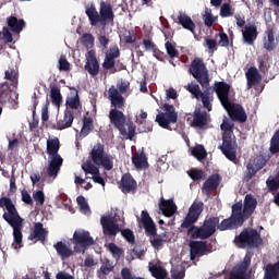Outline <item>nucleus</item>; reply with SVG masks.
I'll return each mask as SVG.
<instances>
[{
	"label": "nucleus",
	"instance_id": "obj_17",
	"mask_svg": "<svg viewBox=\"0 0 279 279\" xmlns=\"http://www.w3.org/2000/svg\"><path fill=\"white\" fill-rule=\"evenodd\" d=\"M74 122V112L72 110L65 109L63 117H56V124L51 126L54 131H64L71 129Z\"/></svg>",
	"mask_w": 279,
	"mask_h": 279
},
{
	"label": "nucleus",
	"instance_id": "obj_13",
	"mask_svg": "<svg viewBox=\"0 0 279 279\" xmlns=\"http://www.w3.org/2000/svg\"><path fill=\"white\" fill-rule=\"evenodd\" d=\"M72 243H73V250L76 254H85L86 250L88 247H92V245H95V240L90 235L89 231L81 230V231H75L73 233L72 238Z\"/></svg>",
	"mask_w": 279,
	"mask_h": 279
},
{
	"label": "nucleus",
	"instance_id": "obj_48",
	"mask_svg": "<svg viewBox=\"0 0 279 279\" xmlns=\"http://www.w3.org/2000/svg\"><path fill=\"white\" fill-rule=\"evenodd\" d=\"M187 92L191 93L194 98H196L197 100H199V96L202 95V90L198 84H196L195 82H192L187 85Z\"/></svg>",
	"mask_w": 279,
	"mask_h": 279
},
{
	"label": "nucleus",
	"instance_id": "obj_8",
	"mask_svg": "<svg viewBox=\"0 0 279 279\" xmlns=\"http://www.w3.org/2000/svg\"><path fill=\"white\" fill-rule=\"evenodd\" d=\"M233 243L239 250H257L264 241L256 229L245 228L239 235H235Z\"/></svg>",
	"mask_w": 279,
	"mask_h": 279
},
{
	"label": "nucleus",
	"instance_id": "obj_27",
	"mask_svg": "<svg viewBox=\"0 0 279 279\" xmlns=\"http://www.w3.org/2000/svg\"><path fill=\"white\" fill-rule=\"evenodd\" d=\"M221 177L218 173L211 174L203 184V193L210 195L211 191H216L221 182Z\"/></svg>",
	"mask_w": 279,
	"mask_h": 279
},
{
	"label": "nucleus",
	"instance_id": "obj_54",
	"mask_svg": "<svg viewBox=\"0 0 279 279\" xmlns=\"http://www.w3.org/2000/svg\"><path fill=\"white\" fill-rule=\"evenodd\" d=\"M234 123L230 122L228 119H225L221 124V131L225 132V134L230 133L233 134Z\"/></svg>",
	"mask_w": 279,
	"mask_h": 279
},
{
	"label": "nucleus",
	"instance_id": "obj_16",
	"mask_svg": "<svg viewBox=\"0 0 279 279\" xmlns=\"http://www.w3.org/2000/svg\"><path fill=\"white\" fill-rule=\"evenodd\" d=\"M230 89L231 85L227 82H215L214 88L210 89V92L216 93L219 101L221 102V106L229 105L231 102L230 100Z\"/></svg>",
	"mask_w": 279,
	"mask_h": 279
},
{
	"label": "nucleus",
	"instance_id": "obj_51",
	"mask_svg": "<svg viewBox=\"0 0 279 279\" xmlns=\"http://www.w3.org/2000/svg\"><path fill=\"white\" fill-rule=\"evenodd\" d=\"M267 186H268L269 191H271V192L278 191V189H279V171L276 177L269 178L267 180Z\"/></svg>",
	"mask_w": 279,
	"mask_h": 279
},
{
	"label": "nucleus",
	"instance_id": "obj_64",
	"mask_svg": "<svg viewBox=\"0 0 279 279\" xmlns=\"http://www.w3.org/2000/svg\"><path fill=\"white\" fill-rule=\"evenodd\" d=\"M171 276L173 279H183L185 277V270L173 269Z\"/></svg>",
	"mask_w": 279,
	"mask_h": 279
},
{
	"label": "nucleus",
	"instance_id": "obj_22",
	"mask_svg": "<svg viewBox=\"0 0 279 279\" xmlns=\"http://www.w3.org/2000/svg\"><path fill=\"white\" fill-rule=\"evenodd\" d=\"M109 100H111L112 110H123L125 107L123 95L114 86L109 87Z\"/></svg>",
	"mask_w": 279,
	"mask_h": 279
},
{
	"label": "nucleus",
	"instance_id": "obj_57",
	"mask_svg": "<svg viewBox=\"0 0 279 279\" xmlns=\"http://www.w3.org/2000/svg\"><path fill=\"white\" fill-rule=\"evenodd\" d=\"M120 49L118 46H113L111 48H109V52H107V54H105L106 57L110 58V59H118L120 58Z\"/></svg>",
	"mask_w": 279,
	"mask_h": 279
},
{
	"label": "nucleus",
	"instance_id": "obj_46",
	"mask_svg": "<svg viewBox=\"0 0 279 279\" xmlns=\"http://www.w3.org/2000/svg\"><path fill=\"white\" fill-rule=\"evenodd\" d=\"M258 171L259 170L252 163V161H250L246 166V172L244 174L245 182H250V180H252V178H254Z\"/></svg>",
	"mask_w": 279,
	"mask_h": 279
},
{
	"label": "nucleus",
	"instance_id": "obj_36",
	"mask_svg": "<svg viewBox=\"0 0 279 279\" xmlns=\"http://www.w3.org/2000/svg\"><path fill=\"white\" fill-rule=\"evenodd\" d=\"M265 279H279V260L266 266Z\"/></svg>",
	"mask_w": 279,
	"mask_h": 279
},
{
	"label": "nucleus",
	"instance_id": "obj_60",
	"mask_svg": "<svg viewBox=\"0 0 279 279\" xmlns=\"http://www.w3.org/2000/svg\"><path fill=\"white\" fill-rule=\"evenodd\" d=\"M218 36L220 37L219 46L222 47V48L229 47L230 40H229L228 35L225 32H220L218 34Z\"/></svg>",
	"mask_w": 279,
	"mask_h": 279
},
{
	"label": "nucleus",
	"instance_id": "obj_50",
	"mask_svg": "<svg viewBox=\"0 0 279 279\" xmlns=\"http://www.w3.org/2000/svg\"><path fill=\"white\" fill-rule=\"evenodd\" d=\"M118 87V93L121 95H126V97H129V90H130V82L129 81H123L120 80V82H118L117 84Z\"/></svg>",
	"mask_w": 279,
	"mask_h": 279
},
{
	"label": "nucleus",
	"instance_id": "obj_26",
	"mask_svg": "<svg viewBox=\"0 0 279 279\" xmlns=\"http://www.w3.org/2000/svg\"><path fill=\"white\" fill-rule=\"evenodd\" d=\"M52 247L56 250L57 255H59L62 260L73 256L75 252V250H72L70 245L62 241L54 243Z\"/></svg>",
	"mask_w": 279,
	"mask_h": 279
},
{
	"label": "nucleus",
	"instance_id": "obj_59",
	"mask_svg": "<svg viewBox=\"0 0 279 279\" xmlns=\"http://www.w3.org/2000/svg\"><path fill=\"white\" fill-rule=\"evenodd\" d=\"M58 63H59V71L60 72L70 71V62L66 60V58L61 57L59 59Z\"/></svg>",
	"mask_w": 279,
	"mask_h": 279
},
{
	"label": "nucleus",
	"instance_id": "obj_61",
	"mask_svg": "<svg viewBox=\"0 0 279 279\" xmlns=\"http://www.w3.org/2000/svg\"><path fill=\"white\" fill-rule=\"evenodd\" d=\"M76 204L81 207V210H89L88 203L83 195L76 197Z\"/></svg>",
	"mask_w": 279,
	"mask_h": 279
},
{
	"label": "nucleus",
	"instance_id": "obj_10",
	"mask_svg": "<svg viewBox=\"0 0 279 279\" xmlns=\"http://www.w3.org/2000/svg\"><path fill=\"white\" fill-rule=\"evenodd\" d=\"M89 157L95 166L102 167L106 171H112L114 167V158L112 155L105 153V146L101 143L94 145L92 153H89Z\"/></svg>",
	"mask_w": 279,
	"mask_h": 279
},
{
	"label": "nucleus",
	"instance_id": "obj_45",
	"mask_svg": "<svg viewBox=\"0 0 279 279\" xmlns=\"http://www.w3.org/2000/svg\"><path fill=\"white\" fill-rule=\"evenodd\" d=\"M269 150L271 155L279 154V129L276 131L272 138L270 140Z\"/></svg>",
	"mask_w": 279,
	"mask_h": 279
},
{
	"label": "nucleus",
	"instance_id": "obj_43",
	"mask_svg": "<svg viewBox=\"0 0 279 279\" xmlns=\"http://www.w3.org/2000/svg\"><path fill=\"white\" fill-rule=\"evenodd\" d=\"M203 20H204L205 26L210 28L217 21V16L213 15L210 8H206L205 13L203 14Z\"/></svg>",
	"mask_w": 279,
	"mask_h": 279
},
{
	"label": "nucleus",
	"instance_id": "obj_5",
	"mask_svg": "<svg viewBox=\"0 0 279 279\" xmlns=\"http://www.w3.org/2000/svg\"><path fill=\"white\" fill-rule=\"evenodd\" d=\"M109 122H111V125H113L116 130L120 131V135H122V137H126V140L132 141L135 136L136 125L133 121L126 120L123 111L118 109L109 110Z\"/></svg>",
	"mask_w": 279,
	"mask_h": 279
},
{
	"label": "nucleus",
	"instance_id": "obj_38",
	"mask_svg": "<svg viewBox=\"0 0 279 279\" xmlns=\"http://www.w3.org/2000/svg\"><path fill=\"white\" fill-rule=\"evenodd\" d=\"M94 122L92 118H83V129H81V137H87L94 131Z\"/></svg>",
	"mask_w": 279,
	"mask_h": 279
},
{
	"label": "nucleus",
	"instance_id": "obj_28",
	"mask_svg": "<svg viewBox=\"0 0 279 279\" xmlns=\"http://www.w3.org/2000/svg\"><path fill=\"white\" fill-rule=\"evenodd\" d=\"M174 23L181 25L184 29L194 34L196 25L185 12L180 11L178 17L174 20Z\"/></svg>",
	"mask_w": 279,
	"mask_h": 279
},
{
	"label": "nucleus",
	"instance_id": "obj_19",
	"mask_svg": "<svg viewBox=\"0 0 279 279\" xmlns=\"http://www.w3.org/2000/svg\"><path fill=\"white\" fill-rule=\"evenodd\" d=\"M209 121V114L202 108H196L193 114L192 128L198 130H207Z\"/></svg>",
	"mask_w": 279,
	"mask_h": 279
},
{
	"label": "nucleus",
	"instance_id": "obj_55",
	"mask_svg": "<svg viewBox=\"0 0 279 279\" xmlns=\"http://www.w3.org/2000/svg\"><path fill=\"white\" fill-rule=\"evenodd\" d=\"M190 178H192L194 180V182H198L199 180H203L204 178V171L203 170H191L189 172Z\"/></svg>",
	"mask_w": 279,
	"mask_h": 279
},
{
	"label": "nucleus",
	"instance_id": "obj_20",
	"mask_svg": "<svg viewBox=\"0 0 279 279\" xmlns=\"http://www.w3.org/2000/svg\"><path fill=\"white\" fill-rule=\"evenodd\" d=\"M85 58L87 60V62H85V70L92 77L97 76L99 74L100 65L96 57V51L94 49L87 51Z\"/></svg>",
	"mask_w": 279,
	"mask_h": 279
},
{
	"label": "nucleus",
	"instance_id": "obj_12",
	"mask_svg": "<svg viewBox=\"0 0 279 279\" xmlns=\"http://www.w3.org/2000/svg\"><path fill=\"white\" fill-rule=\"evenodd\" d=\"M222 141L223 143L219 149L229 161L238 166L240 160L236 158L238 144L234 133H223Z\"/></svg>",
	"mask_w": 279,
	"mask_h": 279
},
{
	"label": "nucleus",
	"instance_id": "obj_35",
	"mask_svg": "<svg viewBox=\"0 0 279 279\" xmlns=\"http://www.w3.org/2000/svg\"><path fill=\"white\" fill-rule=\"evenodd\" d=\"M131 161H133V166H135V169L137 170L146 169V167H148L147 157L144 150L133 154Z\"/></svg>",
	"mask_w": 279,
	"mask_h": 279
},
{
	"label": "nucleus",
	"instance_id": "obj_42",
	"mask_svg": "<svg viewBox=\"0 0 279 279\" xmlns=\"http://www.w3.org/2000/svg\"><path fill=\"white\" fill-rule=\"evenodd\" d=\"M258 68H259V71L266 75L269 71V68H270V63H269V57H268V53L262 56V57H258Z\"/></svg>",
	"mask_w": 279,
	"mask_h": 279
},
{
	"label": "nucleus",
	"instance_id": "obj_32",
	"mask_svg": "<svg viewBox=\"0 0 279 279\" xmlns=\"http://www.w3.org/2000/svg\"><path fill=\"white\" fill-rule=\"evenodd\" d=\"M49 98L53 107H56L58 110H60V107L63 101V97L61 94V89L57 85L50 86V92H49Z\"/></svg>",
	"mask_w": 279,
	"mask_h": 279
},
{
	"label": "nucleus",
	"instance_id": "obj_7",
	"mask_svg": "<svg viewBox=\"0 0 279 279\" xmlns=\"http://www.w3.org/2000/svg\"><path fill=\"white\" fill-rule=\"evenodd\" d=\"M100 226H102V234H105V236H109V239H112L117 236L118 232H120V234H122V236L126 240V243L135 245L136 240L134 232L131 229H120L118 222L114 220L113 217H100Z\"/></svg>",
	"mask_w": 279,
	"mask_h": 279
},
{
	"label": "nucleus",
	"instance_id": "obj_9",
	"mask_svg": "<svg viewBox=\"0 0 279 279\" xmlns=\"http://www.w3.org/2000/svg\"><path fill=\"white\" fill-rule=\"evenodd\" d=\"M141 221L142 226H144L146 236H150V245H153L155 250H162L165 243H169L170 239H163L161 238L162 235H158L156 223L147 210H142Z\"/></svg>",
	"mask_w": 279,
	"mask_h": 279
},
{
	"label": "nucleus",
	"instance_id": "obj_2",
	"mask_svg": "<svg viewBox=\"0 0 279 279\" xmlns=\"http://www.w3.org/2000/svg\"><path fill=\"white\" fill-rule=\"evenodd\" d=\"M0 208H5L7 213H3L2 219L13 229V243L11 247L13 250H21L24 247L22 233L23 219L10 197L3 196L0 198Z\"/></svg>",
	"mask_w": 279,
	"mask_h": 279
},
{
	"label": "nucleus",
	"instance_id": "obj_40",
	"mask_svg": "<svg viewBox=\"0 0 279 279\" xmlns=\"http://www.w3.org/2000/svg\"><path fill=\"white\" fill-rule=\"evenodd\" d=\"M192 156L196 158L198 161H203L207 158V151L203 145H196L192 149Z\"/></svg>",
	"mask_w": 279,
	"mask_h": 279
},
{
	"label": "nucleus",
	"instance_id": "obj_29",
	"mask_svg": "<svg viewBox=\"0 0 279 279\" xmlns=\"http://www.w3.org/2000/svg\"><path fill=\"white\" fill-rule=\"evenodd\" d=\"M48 236L47 229L44 228V225L41 222H36L34 225L33 231L28 234V241H34V239H37V241H46Z\"/></svg>",
	"mask_w": 279,
	"mask_h": 279
},
{
	"label": "nucleus",
	"instance_id": "obj_15",
	"mask_svg": "<svg viewBox=\"0 0 279 279\" xmlns=\"http://www.w3.org/2000/svg\"><path fill=\"white\" fill-rule=\"evenodd\" d=\"M223 108L227 110L233 122L243 124L247 121V114L242 105L229 101V104L225 105Z\"/></svg>",
	"mask_w": 279,
	"mask_h": 279
},
{
	"label": "nucleus",
	"instance_id": "obj_63",
	"mask_svg": "<svg viewBox=\"0 0 279 279\" xmlns=\"http://www.w3.org/2000/svg\"><path fill=\"white\" fill-rule=\"evenodd\" d=\"M109 252L118 257H120L122 254V250L114 243H109Z\"/></svg>",
	"mask_w": 279,
	"mask_h": 279
},
{
	"label": "nucleus",
	"instance_id": "obj_23",
	"mask_svg": "<svg viewBox=\"0 0 279 279\" xmlns=\"http://www.w3.org/2000/svg\"><path fill=\"white\" fill-rule=\"evenodd\" d=\"M279 44L278 38L275 36L272 28H268L264 34L263 47L267 52H272L277 49Z\"/></svg>",
	"mask_w": 279,
	"mask_h": 279
},
{
	"label": "nucleus",
	"instance_id": "obj_62",
	"mask_svg": "<svg viewBox=\"0 0 279 279\" xmlns=\"http://www.w3.org/2000/svg\"><path fill=\"white\" fill-rule=\"evenodd\" d=\"M112 269L113 266L111 265L110 260H105V263L100 266V272H102L105 276L109 275Z\"/></svg>",
	"mask_w": 279,
	"mask_h": 279
},
{
	"label": "nucleus",
	"instance_id": "obj_39",
	"mask_svg": "<svg viewBox=\"0 0 279 279\" xmlns=\"http://www.w3.org/2000/svg\"><path fill=\"white\" fill-rule=\"evenodd\" d=\"M148 271H150V275H153V277L156 279H166L168 276L167 269L158 265L148 267Z\"/></svg>",
	"mask_w": 279,
	"mask_h": 279
},
{
	"label": "nucleus",
	"instance_id": "obj_34",
	"mask_svg": "<svg viewBox=\"0 0 279 279\" xmlns=\"http://www.w3.org/2000/svg\"><path fill=\"white\" fill-rule=\"evenodd\" d=\"M246 78L248 88H252L262 82V75L255 66H251L248 69V71L246 72Z\"/></svg>",
	"mask_w": 279,
	"mask_h": 279
},
{
	"label": "nucleus",
	"instance_id": "obj_14",
	"mask_svg": "<svg viewBox=\"0 0 279 279\" xmlns=\"http://www.w3.org/2000/svg\"><path fill=\"white\" fill-rule=\"evenodd\" d=\"M163 111L165 112H159V114H157L155 122L159 124V128L170 130V124H175L179 116L175 111V107L170 104H163Z\"/></svg>",
	"mask_w": 279,
	"mask_h": 279
},
{
	"label": "nucleus",
	"instance_id": "obj_24",
	"mask_svg": "<svg viewBox=\"0 0 279 279\" xmlns=\"http://www.w3.org/2000/svg\"><path fill=\"white\" fill-rule=\"evenodd\" d=\"M120 190H122L124 194L136 192L137 182L131 173L122 174V180H120Z\"/></svg>",
	"mask_w": 279,
	"mask_h": 279
},
{
	"label": "nucleus",
	"instance_id": "obj_3",
	"mask_svg": "<svg viewBox=\"0 0 279 279\" xmlns=\"http://www.w3.org/2000/svg\"><path fill=\"white\" fill-rule=\"evenodd\" d=\"M85 14L89 17V24L92 26H100L106 27L107 25L114 24V12L112 10V5L108 2H100V14L98 13L95 4H92L85 9Z\"/></svg>",
	"mask_w": 279,
	"mask_h": 279
},
{
	"label": "nucleus",
	"instance_id": "obj_11",
	"mask_svg": "<svg viewBox=\"0 0 279 279\" xmlns=\"http://www.w3.org/2000/svg\"><path fill=\"white\" fill-rule=\"evenodd\" d=\"M189 72L203 88L209 87V71L203 58H195L190 65Z\"/></svg>",
	"mask_w": 279,
	"mask_h": 279
},
{
	"label": "nucleus",
	"instance_id": "obj_49",
	"mask_svg": "<svg viewBox=\"0 0 279 279\" xmlns=\"http://www.w3.org/2000/svg\"><path fill=\"white\" fill-rule=\"evenodd\" d=\"M166 53L171 60L179 58V50L170 41H166Z\"/></svg>",
	"mask_w": 279,
	"mask_h": 279
},
{
	"label": "nucleus",
	"instance_id": "obj_21",
	"mask_svg": "<svg viewBox=\"0 0 279 279\" xmlns=\"http://www.w3.org/2000/svg\"><path fill=\"white\" fill-rule=\"evenodd\" d=\"M251 257L246 255L244 257V260L234 270L230 272L228 279H246V272L251 265Z\"/></svg>",
	"mask_w": 279,
	"mask_h": 279
},
{
	"label": "nucleus",
	"instance_id": "obj_18",
	"mask_svg": "<svg viewBox=\"0 0 279 279\" xmlns=\"http://www.w3.org/2000/svg\"><path fill=\"white\" fill-rule=\"evenodd\" d=\"M191 259L195 260L197 257H202L207 254H211L206 241H192L190 242Z\"/></svg>",
	"mask_w": 279,
	"mask_h": 279
},
{
	"label": "nucleus",
	"instance_id": "obj_30",
	"mask_svg": "<svg viewBox=\"0 0 279 279\" xmlns=\"http://www.w3.org/2000/svg\"><path fill=\"white\" fill-rule=\"evenodd\" d=\"M159 210L163 213L165 217H172L178 210L177 205L173 203V199L166 201L165 198H161L159 201Z\"/></svg>",
	"mask_w": 279,
	"mask_h": 279
},
{
	"label": "nucleus",
	"instance_id": "obj_1",
	"mask_svg": "<svg viewBox=\"0 0 279 279\" xmlns=\"http://www.w3.org/2000/svg\"><path fill=\"white\" fill-rule=\"evenodd\" d=\"M257 208V199L253 195L247 194L244 199V205L242 202H238L232 205L231 217L223 219L220 222L219 217H210L206 219L203 226H194L196 223L204 210L203 202H194L189 209L184 221L181 225V228L187 230V235L191 239H201L206 241L214 236L215 232L220 230V232H226V230H238L252 217L253 213Z\"/></svg>",
	"mask_w": 279,
	"mask_h": 279
},
{
	"label": "nucleus",
	"instance_id": "obj_52",
	"mask_svg": "<svg viewBox=\"0 0 279 279\" xmlns=\"http://www.w3.org/2000/svg\"><path fill=\"white\" fill-rule=\"evenodd\" d=\"M33 199H34V202H36L37 206H44V204L46 202L45 193L41 190L34 192Z\"/></svg>",
	"mask_w": 279,
	"mask_h": 279
},
{
	"label": "nucleus",
	"instance_id": "obj_4",
	"mask_svg": "<svg viewBox=\"0 0 279 279\" xmlns=\"http://www.w3.org/2000/svg\"><path fill=\"white\" fill-rule=\"evenodd\" d=\"M61 144L58 137L49 138L46 142V154L49 156V163L46 170L48 178H58L63 166V158L59 154Z\"/></svg>",
	"mask_w": 279,
	"mask_h": 279
},
{
	"label": "nucleus",
	"instance_id": "obj_25",
	"mask_svg": "<svg viewBox=\"0 0 279 279\" xmlns=\"http://www.w3.org/2000/svg\"><path fill=\"white\" fill-rule=\"evenodd\" d=\"M243 41L250 46H253L258 37V31L255 23H251L244 26L242 31Z\"/></svg>",
	"mask_w": 279,
	"mask_h": 279
},
{
	"label": "nucleus",
	"instance_id": "obj_53",
	"mask_svg": "<svg viewBox=\"0 0 279 279\" xmlns=\"http://www.w3.org/2000/svg\"><path fill=\"white\" fill-rule=\"evenodd\" d=\"M206 47L209 50V53H215L218 50V43L216 39L206 38Z\"/></svg>",
	"mask_w": 279,
	"mask_h": 279
},
{
	"label": "nucleus",
	"instance_id": "obj_58",
	"mask_svg": "<svg viewBox=\"0 0 279 279\" xmlns=\"http://www.w3.org/2000/svg\"><path fill=\"white\" fill-rule=\"evenodd\" d=\"M124 43L129 45L136 43V33L133 29H129V33L124 35Z\"/></svg>",
	"mask_w": 279,
	"mask_h": 279
},
{
	"label": "nucleus",
	"instance_id": "obj_33",
	"mask_svg": "<svg viewBox=\"0 0 279 279\" xmlns=\"http://www.w3.org/2000/svg\"><path fill=\"white\" fill-rule=\"evenodd\" d=\"M199 100H202L204 109H206L208 112L213 111L214 94L211 92V87H206V89L199 96Z\"/></svg>",
	"mask_w": 279,
	"mask_h": 279
},
{
	"label": "nucleus",
	"instance_id": "obj_6",
	"mask_svg": "<svg viewBox=\"0 0 279 279\" xmlns=\"http://www.w3.org/2000/svg\"><path fill=\"white\" fill-rule=\"evenodd\" d=\"M4 82L0 84V104L12 102L14 99L12 98L15 96V99H19V94L12 88H16L19 85V71L14 68H9L4 72ZM12 87V88H11Z\"/></svg>",
	"mask_w": 279,
	"mask_h": 279
},
{
	"label": "nucleus",
	"instance_id": "obj_44",
	"mask_svg": "<svg viewBox=\"0 0 279 279\" xmlns=\"http://www.w3.org/2000/svg\"><path fill=\"white\" fill-rule=\"evenodd\" d=\"M81 168H83V171H85V173H89V175H98L99 173V168L92 163V161L89 160L85 161V163H83Z\"/></svg>",
	"mask_w": 279,
	"mask_h": 279
},
{
	"label": "nucleus",
	"instance_id": "obj_31",
	"mask_svg": "<svg viewBox=\"0 0 279 279\" xmlns=\"http://www.w3.org/2000/svg\"><path fill=\"white\" fill-rule=\"evenodd\" d=\"M9 29L14 34H20L26 26L24 20H19L16 16L11 15L7 19Z\"/></svg>",
	"mask_w": 279,
	"mask_h": 279
},
{
	"label": "nucleus",
	"instance_id": "obj_37",
	"mask_svg": "<svg viewBox=\"0 0 279 279\" xmlns=\"http://www.w3.org/2000/svg\"><path fill=\"white\" fill-rule=\"evenodd\" d=\"M65 106L71 110H78L82 107L78 92H75L73 96L65 98Z\"/></svg>",
	"mask_w": 279,
	"mask_h": 279
},
{
	"label": "nucleus",
	"instance_id": "obj_41",
	"mask_svg": "<svg viewBox=\"0 0 279 279\" xmlns=\"http://www.w3.org/2000/svg\"><path fill=\"white\" fill-rule=\"evenodd\" d=\"M81 44H83V47L87 48V50H90L95 47V37L90 33H85L81 36Z\"/></svg>",
	"mask_w": 279,
	"mask_h": 279
},
{
	"label": "nucleus",
	"instance_id": "obj_47",
	"mask_svg": "<svg viewBox=\"0 0 279 279\" xmlns=\"http://www.w3.org/2000/svg\"><path fill=\"white\" fill-rule=\"evenodd\" d=\"M234 15V9L231 7L230 3H223L220 9V16L222 19H228Z\"/></svg>",
	"mask_w": 279,
	"mask_h": 279
},
{
	"label": "nucleus",
	"instance_id": "obj_56",
	"mask_svg": "<svg viewBox=\"0 0 279 279\" xmlns=\"http://www.w3.org/2000/svg\"><path fill=\"white\" fill-rule=\"evenodd\" d=\"M252 163L255 166V168L260 171V169H264V167L266 166L267 161L264 158V156H258L257 158L254 159V161H252Z\"/></svg>",
	"mask_w": 279,
	"mask_h": 279
}]
</instances>
